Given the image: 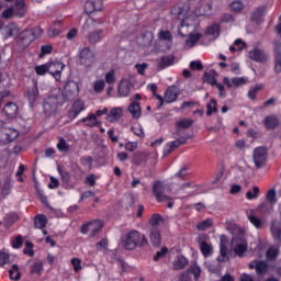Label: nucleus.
<instances>
[{
  "instance_id": "c9c22d12",
  "label": "nucleus",
  "mask_w": 281,
  "mask_h": 281,
  "mask_svg": "<svg viewBox=\"0 0 281 281\" xmlns=\"http://www.w3.org/2000/svg\"><path fill=\"white\" fill-rule=\"evenodd\" d=\"M138 43L142 47H150L153 44V35L150 33H144L139 37Z\"/></svg>"
},
{
  "instance_id": "39448f33",
  "label": "nucleus",
  "mask_w": 281,
  "mask_h": 281,
  "mask_svg": "<svg viewBox=\"0 0 281 281\" xmlns=\"http://www.w3.org/2000/svg\"><path fill=\"white\" fill-rule=\"evenodd\" d=\"M190 273L193 276L195 281H199V278H201V267H199L196 262H193L189 269L181 273L179 281H192Z\"/></svg>"
},
{
  "instance_id": "4468645a",
  "label": "nucleus",
  "mask_w": 281,
  "mask_h": 281,
  "mask_svg": "<svg viewBox=\"0 0 281 281\" xmlns=\"http://www.w3.org/2000/svg\"><path fill=\"white\" fill-rule=\"evenodd\" d=\"M2 115L7 120H14L19 115V106L14 102H8L2 109Z\"/></svg>"
},
{
  "instance_id": "5701e85b",
  "label": "nucleus",
  "mask_w": 281,
  "mask_h": 281,
  "mask_svg": "<svg viewBox=\"0 0 281 281\" xmlns=\"http://www.w3.org/2000/svg\"><path fill=\"white\" fill-rule=\"evenodd\" d=\"M14 16L23 19L27 14V8L25 7V0H15V10H13Z\"/></svg>"
},
{
  "instance_id": "bb28decb",
  "label": "nucleus",
  "mask_w": 281,
  "mask_h": 281,
  "mask_svg": "<svg viewBox=\"0 0 281 281\" xmlns=\"http://www.w3.org/2000/svg\"><path fill=\"white\" fill-rule=\"evenodd\" d=\"M149 238L154 247H159L161 245V231L159 228H150Z\"/></svg>"
},
{
  "instance_id": "2f4dec72",
  "label": "nucleus",
  "mask_w": 281,
  "mask_h": 281,
  "mask_svg": "<svg viewBox=\"0 0 281 281\" xmlns=\"http://www.w3.org/2000/svg\"><path fill=\"white\" fill-rule=\"evenodd\" d=\"M122 113V108H113L108 116L109 122H120Z\"/></svg>"
},
{
  "instance_id": "864d4df0",
  "label": "nucleus",
  "mask_w": 281,
  "mask_h": 281,
  "mask_svg": "<svg viewBox=\"0 0 281 281\" xmlns=\"http://www.w3.org/2000/svg\"><path fill=\"white\" fill-rule=\"evenodd\" d=\"M35 71L38 76H45L47 72L49 74V66L48 63L41 65V66H36L35 67Z\"/></svg>"
},
{
  "instance_id": "49530a36",
  "label": "nucleus",
  "mask_w": 281,
  "mask_h": 281,
  "mask_svg": "<svg viewBox=\"0 0 281 281\" xmlns=\"http://www.w3.org/2000/svg\"><path fill=\"white\" fill-rule=\"evenodd\" d=\"M213 222L211 218L204 220L201 223H199L196 225V229H199L200 232H205V229H210V227H212Z\"/></svg>"
},
{
  "instance_id": "e433bc0d",
  "label": "nucleus",
  "mask_w": 281,
  "mask_h": 281,
  "mask_svg": "<svg viewBox=\"0 0 281 281\" xmlns=\"http://www.w3.org/2000/svg\"><path fill=\"white\" fill-rule=\"evenodd\" d=\"M192 124H194V120H192V119H182V120H180L176 123V128H177V131H179L181 128L183 131H186V128H190V126H192Z\"/></svg>"
},
{
  "instance_id": "f03ea898",
  "label": "nucleus",
  "mask_w": 281,
  "mask_h": 281,
  "mask_svg": "<svg viewBox=\"0 0 281 281\" xmlns=\"http://www.w3.org/2000/svg\"><path fill=\"white\" fill-rule=\"evenodd\" d=\"M43 34V30L41 27H34L32 30H24L22 31L16 38V43L20 49H25L32 45L34 38H38Z\"/></svg>"
},
{
  "instance_id": "774afa93",
  "label": "nucleus",
  "mask_w": 281,
  "mask_h": 281,
  "mask_svg": "<svg viewBox=\"0 0 281 281\" xmlns=\"http://www.w3.org/2000/svg\"><path fill=\"white\" fill-rule=\"evenodd\" d=\"M14 16V7H10L2 12V19H12Z\"/></svg>"
},
{
  "instance_id": "20e7f679",
  "label": "nucleus",
  "mask_w": 281,
  "mask_h": 281,
  "mask_svg": "<svg viewBox=\"0 0 281 281\" xmlns=\"http://www.w3.org/2000/svg\"><path fill=\"white\" fill-rule=\"evenodd\" d=\"M232 247H234V252L236 254V256H239V258H243V256H245V251H247V239H245L243 231H240L239 235L233 237Z\"/></svg>"
},
{
  "instance_id": "c756f323",
  "label": "nucleus",
  "mask_w": 281,
  "mask_h": 281,
  "mask_svg": "<svg viewBox=\"0 0 281 281\" xmlns=\"http://www.w3.org/2000/svg\"><path fill=\"white\" fill-rule=\"evenodd\" d=\"M173 271H179L188 267V259L184 256H177L172 262Z\"/></svg>"
},
{
  "instance_id": "72a5a7b5",
  "label": "nucleus",
  "mask_w": 281,
  "mask_h": 281,
  "mask_svg": "<svg viewBox=\"0 0 281 281\" xmlns=\"http://www.w3.org/2000/svg\"><path fill=\"white\" fill-rule=\"evenodd\" d=\"M43 274V261L35 260L33 265H31V276H42Z\"/></svg>"
},
{
  "instance_id": "dca6fc26",
  "label": "nucleus",
  "mask_w": 281,
  "mask_h": 281,
  "mask_svg": "<svg viewBox=\"0 0 281 281\" xmlns=\"http://www.w3.org/2000/svg\"><path fill=\"white\" fill-rule=\"evenodd\" d=\"M104 10V4L102 1L88 0L85 4V12L87 14H93V12H102Z\"/></svg>"
},
{
  "instance_id": "4be33fe9",
  "label": "nucleus",
  "mask_w": 281,
  "mask_h": 281,
  "mask_svg": "<svg viewBox=\"0 0 281 281\" xmlns=\"http://www.w3.org/2000/svg\"><path fill=\"white\" fill-rule=\"evenodd\" d=\"M117 94L120 98H128V95H131V82L128 80H121L117 88Z\"/></svg>"
},
{
  "instance_id": "f3484780",
  "label": "nucleus",
  "mask_w": 281,
  "mask_h": 281,
  "mask_svg": "<svg viewBox=\"0 0 281 281\" xmlns=\"http://www.w3.org/2000/svg\"><path fill=\"white\" fill-rule=\"evenodd\" d=\"M177 98H179V88L177 86H169L165 91L166 104H172V102H177Z\"/></svg>"
},
{
  "instance_id": "f257e3e1",
  "label": "nucleus",
  "mask_w": 281,
  "mask_h": 281,
  "mask_svg": "<svg viewBox=\"0 0 281 281\" xmlns=\"http://www.w3.org/2000/svg\"><path fill=\"white\" fill-rule=\"evenodd\" d=\"M122 243L124 249L133 251V249H137V247H146V245H148V239L146 238V235H142L139 232L131 231L123 236Z\"/></svg>"
},
{
  "instance_id": "6e6552de",
  "label": "nucleus",
  "mask_w": 281,
  "mask_h": 281,
  "mask_svg": "<svg viewBox=\"0 0 281 281\" xmlns=\"http://www.w3.org/2000/svg\"><path fill=\"white\" fill-rule=\"evenodd\" d=\"M95 60V55L89 47H85L79 55V63L83 67H91Z\"/></svg>"
},
{
  "instance_id": "bf43d9fd",
  "label": "nucleus",
  "mask_w": 281,
  "mask_h": 281,
  "mask_svg": "<svg viewBox=\"0 0 281 281\" xmlns=\"http://www.w3.org/2000/svg\"><path fill=\"white\" fill-rule=\"evenodd\" d=\"M278 254H280V250H278V248H269L267 251V258L269 260H277Z\"/></svg>"
},
{
  "instance_id": "6ab92c4d",
  "label": "nucleus",
  "mask_w": 281,
  "mask_h": 281,
  "mask_svg": "<svg viewBox=\"0 0 281 281\" xmlns=\"http://www.w3.org/2000/svg\"><path fill=\"white\" fill-rule=\"evenodd\" d=\"M85 111V101L77 100L72 103L71 110L68 112L70 120H76L77 115H80Z\"/></svg>"
},
{
  "instance_id": "f8f14e48",
  "label": "nucleus",
  "mask_w": 281,
  "mask_h": 281,
  "mask_svg": "<svg viewBox=\"0 0 281 281\" xmlns=\"http://www.w3.org/2000/svg\"><path fill=\"white\" fill-rule=\"evenodd\" d=\"M65 69V64L60 61L48 63V74L55 78V80H60V74Z\"/></svg>"
},
{
  "instance_id": "f704fd0d",
  "label": "nucleus",
  "mask_w": 281,
  "mask_h": 281,
  "mask_svg": "<svg viewBox=\"0 0 281 281\" xmlns=\"http://www.w3.org/2000/svg\"><path fill=\"white\" fill-rule=\"evenodd\" d=\"M102 34H103L102 30H98L89 33L88 35L89 43H91L92 45H95V43H100V41H102Z\"/></svg>"
},
{
  "instance_id": "4d7b16f0",
  "label": "nucleus",
  "mask_w": 281,
  "mask_h": 281,
  "mask_svg": "<svg viewBox=\"0 0 281 281\" xmlns=\"http://www.w3.org/2000/svg\"><path fill=\"white\" fill-rule=\"evenodd\" d=\"M176 179H181L182 181H186L188 179V167H182L176 175Z\"/></svg>"
},
{
  "instance_id": "79ce46f5",
  "label": "nucleus",
  "mask_w": 281,
  "mask_h": 281,
  "mask_svg": "<svg viewBox=\"0 0 281 281\" xmlns=\"http://www.w3.org/2000/svg\"><path fill=\"white\" fill-rule=\"evenodd\" d=\"M199 41H201V34L199 33L190 34L189 38L186 41V45L188 47H194L196 43H199Z\"/></svg>"
},
{
  "instance_id": "2eb2a0df",
  "label": "nucleus",
  "mask_w": 281,
  "mask_h": 281,
  "mask_svg": "<svg viewBox=\"0 0 281 281\" xmlns=\"http://www.w3.org/2000/svg\"><path fill=\"white\" fill-rule=\"evenodd\" d=\"M19 32V25H16L14 22H11L7 25L2 24V38H12V36H16Z\"/></svg>"
},
{
  "instance_id": "393cba45",
  "label": "nucleus",
  "mask_w": 281,
  "mask_h": 281,
  "mask_svg": "<svg viewBox=\"0 0 281 281\" xmlns=\"http://www.w3.org/2000/svg\"><path fill=\"white\" fill-rule=\"evenodd\" d=\"M165 223L166 220L159 213L153 214L151 217L149 218L150 229H159V225H164Z\"/></svg>"
},
{
  "instance_id": "603ef678",
  "label": "nucleus",
  "mask_w": 281,
  "mask_h": 281,
  "mask_svg": "<svg viewBox=\"0 0 281 281\" xmlns=\"http://www.w3.org/2000/svg\"><path fill=\"white\" fill-rule=\"evenodd\" d=\"M256 271L257 273H267V271H269V262L258 261Z\"/></svg>"
},
{
  "instance_id": "680f3d73",
  "label": "nucleus",
  "mask_w": 281,
  "mask_h": 281,
  "mask_svg": "<svg viewBox=\"0 0 281 281\" xmlns=\"http://www.w3.org/2000/svg\"><path fill=\"white\" fill-rule=\"evenodd\" d=\"M166 254H168V248L162 247L159 251L156 252V256H154L155 262H159V260H161V258L166 257Z\"/></svg>"
},
{
  "instance_id": "a18cd8bd",
  "label": "nucleus",
  "mask_w": 281,
  "mask_h": 281,
  "mask_svg": "<svg viewBox=\"0 0 281 281\" xmlns=\"http://www.w3.org/2000/svg\"><path fill=\"white\" fill-rule=\"evenodd\" d=\"M57 170L60 175L63 183H69V181H71V175L69 173V171L64 170L63 168H60V166L57 167Z\"/></svg>"
},
{
  "instance_id": "69168bd1",
  "label": "nucleus",
  "mask_w": 281,
  "mask_h": 281,
  "mask_svg": "<svg viewBox=\"0 0 281 281\" xmlns=\"http://www.w3.org/2000/svg\"><path fill=\"white\" fill-rule=\"evenodd\" d=\"M71 265L74 267V271L76 273H78V271H81L82 270V260L78 259V258H72L71 259Z\"/></svg>"
},
{
  "instance_id": "8fccbe9b",
  "label": "nucleus",
  "mask_w": 281,
  "mask_h": 281,
  "mask_svg": "<svg viewBox=\"0 0 281 281\" xmlns=\"http://www.w3.org/2000/svg\"><path fill=\"white\" fill-rule=\"evenodd\" d=\"M247 78L245 77H234L232 79V83H233V87H235L236 89H238V87H243L247 83Z\"/></svg>"
},
{
  "instance_id": "ddd939ff",
  "label": "nucleus",
  "mask_w": 281,
  "mask_h": 281,
  "mask_svg": "<svg viewBox=\"0 0 281 281\" xmlns=\"http://www.w3.org/2000/svg\"><path fill=\"white\" fill-rule=\"evenodd\" d=\"M38 82L36 80H33V85L26 89V98L31 106H34V103L36 102V100H38Z\"/></svg>"
},
{
  "instance_id": "a878e982",
  "label": "nucleus",
  "mask_w": 281,
  "mask_h": 281,
  "mask_svg": "<svg viewBox=\"0 0 281 281\" xmlns=\"http://www.w3.org/2000/svg\"><path fill=\"white\" fill-rule=\"evenodd\" d=\"M171 14L173 19H178V21H186V18L188 16V9L183 7H173Z\"/></svg>"
},
{
  "instance_id": "7ed1b4c3",
  "label": "nucleus",
  "mask_w": 281,
  "mask_h": 281,
  "mask_svg": "<svg viewBox=\"0 0 281 281\" xmlns=\"http://www.w3.org/2000/svg\"><path fill=\"white\" fill-rule=\"evenodd\" d=\"M166 188L164 187V182L156 180L153 184V189L151 192L154 194V196L156 198V201L158 203H167V207H169V210H172V207H175V199L168 196L165 193Z\"/></svg>"
},
{
  "instance_id": "ea45409f",
  "label": "nucleus",
  "mask_w": 281,
  "mask_h": 281,
  "mask_svg": "<svg viewBox=\"0 0 281 281\" xmlns=\"http://www.w3.org/2000/svg\"><path fill=\"white\" fill-rule=\"evenodd\" d=\"M47 225V217L45 215H37L34 218V226L37 229H44Z\"/></svg>"
},
{
  "instance_id": "423d86ee",
  "label": "nucleus",
  "mask_w": 281,
  "mask_h": 281,
  "mask_svg": "<svg viewBox=\"0 0 281 281\" xmlns=\"http://www.w3.org/2000/svg\"><path fill=\"white\" fill-rule=\"evenodd\" d=\"M78 93H80V88L78 87V82L68 81L63 90V95L66 101L74 100L78 98Z\"/></svg>"
},
{
  "instance_id": "c03bdc74",
  "label": "nucleus",
  "mask_w": 281,
  "mask_h": 281,
  "mask_svg": "<svg viewBox=\"0 0 281 281\" xmlns=\"http://www.w3.org/2000/svg\"><path fill=\"white\" fill-rule=\"evenodd\" d=\"M10 190H12V178L7 177L2 184V194L4 195L10 194Z\"/></svg>"
},
{
  "instance_id": "e2e57ef3",
  "label": "nucleus",
  "mask_w": 281,
  "mask_h": 281,
  "mask_svg": "<svg viewBox=\"0 0 281 281\" xmlns=\"http://www.w3.org/2000/svg\"><path fill=\"white\" fill-rule=\"evenodd\" d=\"M57 148L60 153H67V150H69V145H67V140H65V138H61L57 144Z\"/></svg>"
},
{
  "instance_id": "0e129e2a",
  "label": "nucleus",
  "mask_w": 281,
  "mask_h": 281,
  "mask_svg": "<svg viewBox=\"0 0 281 281\" xmlns=\"http://www.w3.org/2000/svg\"><path fill=\"white\" fill-rule=\"evenodd\" d=\"M10 263V255L5 251H0V267Z\"/></svg>"
},
{
  "instance_id": "58836bf2",
  "label": "nucleus",
  "mask_w": 281,
  "mask_h": 281,
  "mask_svg": "<svg viewBox=\"0 0 281 281\" xmlns=\"http://www.w3.org/2000/svg\"><path fill=\"white\" fill-rule=\"evenodd\" d=\"M81 122L86 123V126H89V128L98 126V117L95 114H89L87 117L81 119Z\"/></svg>"
},
{
  "instance_id": "cd10ccee",
  "label": "nucleus",
  "mask_w": 281,
  "mask_h": 281,
  "mask_svg": "<svg viewBox=\"0 0 281 281\" xmlns=\"http://www.w3.org/2000/svg\"><path fill=\"white\" fill-rule=\"evenodd\" d=\"M198 244L204 258H207V256H212V246L207 244V241H205L203 237L198 238Z\"/></svg>"
},
{
  "instance_id": "338daca9",
  "label": "nucleus",
  "mask_w": 281,
  "mask_h": 281,
  "mask_svg": "<svg viewBox=\"0 0 281 281\" xmlns=\"http://www.w3.org/2000/svg\"><path fill=\"white\" fill-rule=\"evenodd\" d=\"M190 68L193 71H203V64L199 60H193L190 63Z\"/></svg>"
},
{
  "instance_id": "de8ad7c7",
  "label": "nucleus",
  "mask_w": 281,
  "mask_h": 281,
  "mask_svg": "<svg viewBox=\"0 0 281 281\" xmlns=\"http://www.w3.org/2000/svg\"><path fill=\"white\" fill-rule=\"evenodd\" d=\"M258 194H260V188L255 186L252 187V191H247L246 199H248V201H254V199L258 198Z\"/></svg>"
},
{
  "instance_id": "9b49d317",
  "label": "nucleus",
  "mask_w": 281,
  "mask_h": 281,
  "mask_svg": "<svg viewBox=\"0 0 281 281\" xmlns=\"http://www.w3.org/2000/svg\"><path fill=\"white\" fill-rule=\"evenodd\" d=\"M44 113L52 115L58 111V97H48L43 104Z\"/></svg>"
},
{
  "instance_id": "09e8293b",
  "label": "nucleus",
  "mask_w": 281,
  "mask_h": 281,
  "mask_svg": "<svg viewBox=\"0 0 281 281\" xmlns=\"http://www.w3.org/2000/svg\"><path fill=\"white\" fill-rule=\"evenodd\" d=\"M216 111H218V109H216V99H212L211 103L206 104V115H207V117H210L212 115V113H216Z\"/></svg>"
},
{
  "instance_id": "a19ab883",
  "label": "nucleus",
  "mask_w": 281,
  "mask_h": 281,
  "mask_svg": "<svg viewBox=\"0 0 281 281\" xmlns=\"http://www.w3.org/2000/svg\"><path fill=\"white\" fill-rule=\"evenodd\" d=\"M256 211L251 210L250 213L248 214V221H250V223L257 228L260 229V227H262V221H260V218H258L257 216H255Z\"/></svg>"
},
{
  "instance_id": "7c9ffc66",
  "label": "nucleus",
  "mask_w": 281,
  "mask_h": 281,
  "mask_svg": "<svg viewBox=\"0 0 281 281\" xmlns=\"http://www.w3.org/2000/svg\"><path fill=\"white\" fill-rule=\"evenodd\" d=\"M128 111L134 120H139V117H142V108L139 106L138 102H132L128 105Z\"/></svg>"
},
{
  "instance_id": "5fc2aeb1",
  "label": "nucleus",
  "mask_w": 281,
  "mask_h": 281,
  "mask_svg": "<svg viewBox=\"0 0 281 281\" xmlns=\"http://www.w3.org/2000/svg\"><path fill=\"white\" fill-rule=\"evenodd\" d=\"M276 189H271L267 192V201H269V203H271V205H276V203H278V199L276 198Z\"/></svg>"
},
{
  "instance_id": "13d9d810",
  "label": "nucleus",
  "mask_w": 281,
  "mask_h": 281,
  "mask_svg": "<svg viewBox=\"0 0 281 281\" xmlns=\"http://www.w3.org/2000/svg\"><path fill=\"white\" fill-rule=\"evenodd\" d=\"M218 30H220L218 24H213L206 30V32L207 34H210V36H213L214 38H216L218 37V34H220Z\"/></svg>"
},
{
  "instance_id": "473e14b6",
  "label": "nucleus",
  "mask_w": 281,
  "mask_h": 281,
  "mask_svg": "<svg viewBox=\"0 0 281 281\" xmlns=\"http://www.w3.org/2000/svg\"><path fill=\"white\" fill-rule=\"evenodd\" d=\"M280 121L276 116H267L265 119V126L269 128V131H274L278 128Z\"/></svg>"
},
{
  "instance_id": "412c9836",
  "label": "nucleus",
  "mask_w": 281,
  "mask_h": 281,
  "mask_svg": "<svg viewBox=\"0 0 281 281\" xmlns=\"http://www.w3.org/2000/svg\"><path fill=\"white\" fill-rule=\"evenodd\" d=\"M270 231L274 240L281 245V222L278 220H272Z\"/></svg>"
},
{
  "instance_id": "6e6d98bb",
  "label": "nucleus",
  "mask_w": 281,
  "mask_h": 281,
  "mask_svg": "<svg viewBox=\"0 0 281 281\" xmlns=\"http://www.w3.org/2000/svg\"><path fill=\"white\" fill-rule=\"evenodd\" d=\"M25 256L34 257V244L32 241H25V248L23 250Z\"/></svg>"
},
{
  "instance_id": "a211bd4d",
  "label": "nucleus",
  "mask_w": 281,
  "mask_h": 281,
  "mask_svg": "<svg viewBox=\"0 0 281 281\" xmlns=\"http://www.w3.org/2000/svg\"><path fill=\"white\" fill-rule=\"evenodd\" d=\"M265 12H267V7H258L256 8L250 16L251 23H256V25H260L265 21Z\"/></svg>"
},
{
  "instance_id": "c85d7f7f",
  "label": "nucleus",
  "mask_w": 281,
  "mask_h": 281,
  "mask_svg": "<svg viewBox=\"0 0 281 281\" xmlns=\"http://www.w3.org/2000/svg\"><path fill=\"white\" fill-rule=\"evenodd\" d=\"M276 55H274V71L281 74V44L276 43Z\"/></svg>"
},
{
  "instance_id": "3c124183",
  "label": "nucleus",
  "mask_w": 281,
  "mask_h": 281,
  "mask_svg": "<svg viewBox=\"0 0 281 281\" xmlns=\"http://www.w3.org/2000/svg\"><path fill=\"white\" fill-rule=\"evenodd\" d=\"M273 210V206H271L269 203L263 202L261 205L258 206L257 211L260 212V214H271V211Z\"/></svg>"
},
{
  "instance_id": "b1692460",
  "label": "nucleus",
  "mask_w": 281,
  "mask_h": 281,
  "mask_svg": "<svg viewBox=\"0 0 281 281\" xmlns=\"http://www.w3.org/2000/svg\"><path fill=\"white\" fill-rule=\"evenodd\" d=\"M175 65V55L162 56L157 60L158 69H166V67H170Z\"/></svg>"
},
{
  "instance_id": "1a4fd4ad",
  "label": "nucleus",
  "mask_w": 281,
  "mask_h": 281,
  "mask_svg": "<svg viewBox=\"0 0 281 281\" xmlns=\"http://www.w3.org/2000/svg\"><path fill=\"white\" fill-rule=\"evenodd\" d=\"M248 58L255 63L265 64L269 60V54L265 52V49L254 48L252 50H249Z\"/></svg>"
},
{
  "instance_id": "052dcab7",
  "label": "nucleus",
  "mask_w": 281,
  "mask_h": 281,
  "mask_svg": "<svg viewBox=\"0 0 281 281\" xmlns=\"http://www.w3.org/2000/svg\"><path fill=\"white\" fill-rule=\"evenodd\" d=\"M245 9V4H243L241 1H234L232 4H231V10L233 12H241V10Z\"/></svg>"
},
{
  "instance_id": "9d476101",
  "label": "nucleus",
  "mask_w": 281,
  "mask_h": 281,
  "mask_svg": "<svg viewBox=\"0 0 281 281\" xmlns=\"http://www.w3.org/2000/svg\"><path fill=\"white\" fill-rule=\"evenodd\" d=\"M252 159L256 168H261L265 165V161H267V148L257 147L254 150Z\"/></svg>"
},
{
  "instance_id": "37998d69",
  "label": "nucleus",
  "mask_w": 281,
  "mask_h": 281,
  "mask_svg": "<svg viewBox=\"0 0 281 281\" xmlns=\"http://www.w3.org/2000/svg\"><path fill=\"white\" fill-rule=\"evenodd\" d=\"M220 247L221 256L217 257L218 262H225L226 260H229V257L227 256V246L221 243Z\"/></svg>"
},
{
  "instance_id": "aec40b11",
  "label": "nucleus",
  "mask_w": 281,
  "mask_h": 281,
  "mask_svg": "<svg viewBox=\"0 0 281 281\" xmlns=\"http://www.w3.org/2000/svg\"><path fill=\"white\" fill-rule=\"evenodd\" d=\"M186 144H188V137H181L180 139L170 142L166 145L164 154L170 155V153H172V150H177V148H179V146H183Z\"/></svg>"
},
{
  "instance_id": "4c0bfd02",
  "label": "nucleus",
  "mask_w": 281,
  "mask_h": 281,
  "mask_svg": "<svg viewBox=\"0 0 281 281\" xmlns=\"http://www.w3.org/2000/svg\"><path fill=\"white\" fill-rule=\"evenodd\" d=\"M144 161H146V154H144L142 151H137L133 155L132 164L134 166H142V164H144Z\"/></svg>"
},
{
  "instance_id": "0eeeda50",
  "label": "nucleus",
  "mask_w": 281,
  "mask_h": 281,
  "mask_svg": "<svg viewBox=\"0 0 281 281\" xmlns=\"http://www.w3.org/2000/svg\"><path fill=\"white\" fill-rule=\"evenodd\" d=\"M104 227V224L100 220H95L93 222L83 224L80 228L81 234H91V236H95Z\"/></svg>"
}]
</instances>
